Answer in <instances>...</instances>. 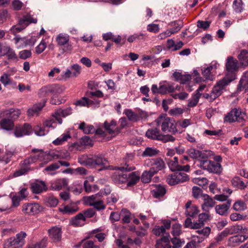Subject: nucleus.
Here are the masks:
<instances>
[{"label": "nucleus", "mask_w": 248, "mask_h": 248, "mask_svg": "<svg viewBox=\"0 0 248 248\" xmlns=\"http://www.w3.org/2000/svg\"><path fill=\"white\" fill-rule=\"evenodd\" d=\"M158 125L161 126L164 132H170L175 134L178 132L176 128V123L174 119L166 116H160L156 120Z\"/></svg>", "instance_id": "nucleus-1"}, {"label": "nucleus", "mask_w": 248, "mask_h": 248, "mask_svg": "<svg viewBox=\"0 0 248 248\" xmlns=\"http://www.w3.org/2000/svg\"><path fill=\"white\" fill-rule=\"evenodd\" d=\"M247 116L239 108H234L228 113L224 118V122L232 123L237 122L243 124L246 121Z\"/></svg>", "instance_id": "nucleus-2"}, {"label": "nucleus", "mask_w": 248, "mask_h": 248, "mask_svg": "<svg viewBox=\"0 0 248 248\" xmlns=\"http://www.w3.org/2000/svg\"><path fill=\"white\" fill-rule=\"evenodd\" d=\"M26 232H20L15 237H11L5 242L3 248H21L25 244Z\"/></svg>", "instance_id": "nucleus-3"}, {"label": "nucleus", "mask_w": 248, "mask_h": 248, "mask_svg": "<svg viewBox=\"0 0 248 248\" xmlns=\"http://www.w3.org/2000/svg\"><path fill=\"white\" fill-rule=\"evenodd\" d=\"M198 166L210 173L216 174H220L222 171V168L220 163L208 159L200 161Z\"/></svg>", "instance_id": "nucleus-4"}, {"label": "nucleus", "mask_w": 248, "mask_h": 248, "mask_svg": "<svg viewBox=\"0 0 248 248\" xmlns=\"http://www.w3.org/2000/svg\"><path fill=\"white\" fill-rule=\"evenodd\" d=\"M31 152L33 153H37V155H31L29 157L23 160V164L27 166H30L31 164L36 162L37 160H40L42 162L40 164L41 167H43L45 164V160L46 159H48V155H46V153L44 152L42 150L33 149Z\"/></svg>", "instance_id": "nucleus-5"}, {"label": "nucleus", "mask_w": 248, "mask_h": 248, "mask_svg": "<svg viewBox=\"0 0 248 248\" xmlns=\"http://www.w3.org/2000/svg\"><path fill=\"white\" fill-rule=\"evenodd\" d=\"M115 171L111 175V179L114 183L117 185L125 184L128 181L127 172L125 169L122 167L116 168Z\"/></svg>", "instance_id": "nucleus-6"}, {"label": "nucleus", "mask_w": 248, "mask_h": 248, "mask_svg": "<svg viewBox=\"0 0 248 248\" xmlns=\"http://www.w3.org/2000/svg\"><path fill=\"white\" fill-rule=\"evenodd\" d=\"M231 82V80H228L227 78H224L219 80L214 86L211 93L214 95V98L216 99L225 90V87Z\"/></svg>", "instance_id": "nucleus-7"}, {"label": "nucleus", "mask_w": 248, "mask_h": 248, "mask_svg": "<svg viewBox=\"0 0 248 248\" xmlns=\"http://www.w3.org/2000/svg\"><path fill=\"white\" fill-rule=\"evenodd\" d=\"M69 36L66 34L60 33L56 37V41L60 46H63L62 52L70 51L72 49V45L70 44Z\"/></svg>", "instance_id": "nucleus-8"}, {"label": "nucleus", "mask_w": 248, "mask_h": 248, "mask_svg": "<svg viewBox=\"0 0 248 248\" xmlns=\"http://www.w3.org/2000/svg\"><path fill=\"white\" fill-rule=\"evenodd\" d=\"M41 206L37 203H25L22 206V211L25 214L34 215L41 211Z\"/></svg>", "instance_id": "nucleus-9"}, {"label": "nucleus", "mask_w": 248, "mask_h": 248, "mask_svg": "<svg viewBox=\"0 0 248 248\" xmlns=\"http://www.w3.org/2000/svg\"><path fill=\"white\" fill-rule=\"evenodd\" d=\"M134 154L133 153L127 154L124 158L121 166L125 169L127 171H132L135 170V167L132 164V161L134 159Z\"/></svg>", "instance_id": "nucleus-10"}, {"label": "nucleus", "mask_w": 248, "mask_h": 248, "mask_svg": "<svg viewBox=\"0 0 248 248\" xmlns=\"http://www.w3.org/2000/svg\"><path fill=\"white\" fill-rule=\"evenodd\" d=\"M54 121L52 119L47 120L45 121L43 123V127H40L39 125H36L34 128V132L36 135L39 136H44L47 133V131H46L45 127H53L52 126Z\"/></svg>", "instance_id": "nucleus-11"}, {"label": "nucleus", "mask_w": 248, "mask_h": 248, "mask_svg": "<svg viewBox=\"0 0 248 248\" xmlns=\"http://www.w3.org/2000/svg\"><path fill=\"white\" fill-rule=\"evenodd\" d=\"M31 188L32 192L35 194H40L47 190V186L45 182L43 181H36L31 184Z\"/></svg>", "instance_id": "nucleus-12"}, {"label": "nucleus", "mask_w": 248, "mask_h": 248, "mask_svg": "<svg viewBox=\"0 0 248 248\" xmlns=\"http://www.w3.org/2000/svg\"><path fill=\"white\" fill-rule=\"evenodd\" d=\"M149 161L151 167L150 170L152 171H155V174L165 167V163L161 158H153L149 160Z\"/></svg>", "instance_id": "nucleus-13"}, {"label": "nucleus", "mask_w": 248, "mask_h": 248, "mask_svg": "<svg viewBox=\"0 0 248 248\" xmlns=\"http://www.w3.org/2000/svg\"><path fill=\"white\" fill-rule=\"evenodd\" d=\"M202 198L203 200V203L202 205V209L205 212H208L210 209L213 207L216 203L214 198H211L207 194L202 195Z\"/></svg>", "instance_id": "nucleus-14"}, {"label": "nucleus", "mask_w": 248, "mask_h": 248, "mask_svg": "<svg viewBox=\"0 0 248 248\" xmlns=\"http://www.w3.org/2000/svg\"><path fill=\"white\" fill-rule=\"evenodd\" d=\"M169 25L170 27L174 26L175 25L176 26V28L174 29H169L163 32L164 34L166 36V37L179 31L183 26V22L182 20H178L171 22L169 23Z\"/></svg>", "instance_id": "nucleus-15"}, {"label": "nucleus", "mask_w": 248, "mask_h": 248, "mask_svg": "<svg viewBox=\"0 0 248 248\" xmlns=\"http://www.w3.org/2000/svg\"><path fill=\"white\" fill-rule=\"evenodd\" d=\"M231 200H227L226 203L217 205L215 207V210L217 214L221 216H227L228 210L231 204Z\"/></svg>", "instance_id": "nucleus-16"}, {"label": "nucleus", "mask_w": 248, "mask_h": 248, "mask_svg": "<svg viewBox=\"0 0 248 248\" xmlns=\"http://www.w3.org/2000/svg\"><path fill=\"white\" fill-rule=\"evenodd\" d=\"M48 232L50 238L54 242H58L61 241L62 238L61 228L58 227H53L48 230Z\"/></svg>", "instance_id": "nucleus-17"}, {"label": "nucleus", "mask_w": 248, "mask_h": 248, "mask_svg": "<svg viewBox=\"0 0 248 248\" xmlns=\"http://www.w3.org/2000/svg\"><path fill=\"white\" fill-rule=\"evenodd\" d=\"M72 112V109L71 108H68L64 109L60 108L57 109L52 116L55 118V119L60 124H61L62 123V120L60 117H66L71 114Z\"/></svg>", "instance_id": "nucleus-18"}, {"label": "nucleus", "mask_w": 248, "mask_h": 248, "mask_svg": "<svg viewBox=\"0 0 248 248\" xmlns=\"http://www.w3.org/2000/svg\"><path fill=\"white\" fill-rule=\"evenodd\" d=\"M248 238V233L244 235H236L230 237L229 239V244L230 246L234 247L239 245Z\"/></svg>", "instance_id": "nucleus-19"}, {"label": "nucleus", "mask_w": 248, "mask_h": 248, "mask_svg": "<svg viewBox=\"0 0 248 248\" xmlns=\"http://www.w3.org/2000/svg\"><path fill=\"white\" fill-rule=\"evenodd\" d=\"M170 235L166 233V235L163 236L160 239H157L156 241L155 245V248H171V247L170 245Z\"/></svg>", "instance_id": "nucleus-20"}, {"label": "nucleus", "mask_w": 248, "mask_h": 248, "mask_svg": "<svg viewBox=\"0 0 248 248\" xmlns=\"http://www.w3.org/2000/svg\"><path fill=\"white\" fill-rule=\"evenodd\" d=\"M238 65L237 60L231 56L228 57L226 63V68L228 72H233L237 70L239 67Z\"/></svg>", "instance_id": "nucleus-21"}, {"label": "nucleus", "mask_w": 248, "mask_h": 248, "mask_svg": "<svg viewBox=\"0 0 248 248\" xmlns=\"http://www.w3.org/2000/svg\"><path fill=\"white\" fill-rule=\"evenodd\" d=\"M92 160V165L90 166L95 167L96 166H104L107 165L108 160L102 155H94V157L91 158Z\"/></svg>", "instance_id": "nucleus-22"}, {"label": "nucleus", "mask_w": 248, "mask_h": 248, "mask_svg": "<svg viewBox=\"0 0 248 248\" xmlns=\"http://www.w3.org/2000/svg\"><path fill=\"white\" fill-rule=\"evenodd\" d=\"M46 100H44L43 102L34 104L31 108L28 110V114L29 116L37 115L39 112L42 110L45 106Z\"/></svg>", "instance_id": "nucleus-23"}, {"label": "nucleus", "mask_w": 248, "mask_h": 248, "mask_svg": "<svg viewBox=\"0 0 248 248\" xmlns=\"http://www.w3.org/2000/svg\"><path fill=\"white\" fill-rule=\"evenodd\" d=\"M66 179L62 178L55 180L51 183V189L53 190H60L67 185Z\"/></svg>", "instance_id": "nucleus-24"}, {"label": "nucleus", "mask_w": 248, "mask_h": 248, "mask_svg": "<svg viewBox=\"0 0 248 248\" xmlns=\"http://www.w3.org/2000/svg\"><path fill=\"white\" fill-rule=\"evenodd\" d=\"M211 228L209 227H203L196 231V232L199 234L198 235V242L199 243L202 242L205 238L207 237L211 232Z\"/></svg>", "instance_id": "nucleus-25"}, {"label": "nucleus", "mask_w": 248, "mask_h": 248, "mask_svg": "<svg viewBox=\"0 0 248 248\" xmlns=\"http://www.w3.org/2000/svg\"><path fill=\"white\" fill-rule=\"evenodd\" d=\"M127 175L128 181L126 182L127 186H132L136 185L140 181V175L137 171L129 173L127 174Z\"/></svg>", "instance_id": "nucleus-26"}, {"label": "nucleus", "mask_w": 248, "mask_h": 248, "mask_svg": "<svg viewBox=\"0 0 248 248\" xmlns=\"http://www.w3.org/2000/svg\"><path fill=\"white\" fill-rule=\"evenodd\" d=\"M78 209V208L75 203L62 206L59 208V211L63 214H72L76 212Z\"/></svg>", "instance_id": "nucleus-27"}, {"label": "nucleus", "mask_w": 248, "mask_h": 248, "mask_svg": "<svg viewBox=\"0 0 248 248\" xmlns=\"http://www.w3.org/2000/svg\"><path fill=\"white\" fill-rule=\"evenodd\" d=\"M161 132L157 128H152L147 130L146 132V136L150 139L159 140Z\"/></svg>", "instance_id": "nucleus-28"}, {"label": "nucleus", "mask_w": 248, "mask_h": 248, "mask_svg": "<svg viewBox=\"0 0 248 248\" xmlns=\"http://www.w3.org/2000/svg\"><path fill=\"white\" fill-rule=\"evenodd\" d=\"M244 89L248 90V71L243 74L237 86V90L240 92Z\"/></svg>", "instance_id": "nucleus-29"}, {"label": "nucleus", "mask_w": 248, "mask_h": 248, "mask_svg": "<svg viewBox=\"0 0 248 248\" xmlns=\"http://www.w3.org/2000/svg\"><path fill=\"white\" fill-rule=\"evenodd\" d=\"M20 168L16 170L14 174V177H16L21 175H25L31 170L30 166L23 164V161L20 163Z\"/></svg>", "instance_id": "nucleus-30"}, {"label": "nucleus", "mask_w": 248, "mask_h": 248, "mask_svg": "<svg viewBox=\"0 0 248 248\" xmlns=\"http://www.w3.org/2000/svg\"><path fill=\"white\" fill-rule=\"evenodd\" d=\"M101 195L98 193L91 196H86L83 198L85 204L89 206H93L94 203L101 198Z\"/></svg>", "instance_id": "nucleus-31"}, {"label": "nucleus", "mask_w": 248, "mask_h": 248, "mask_svg": "<svg viewBox=\"0 0 248 248\" xmlns=\"http://www.w3.org/2000/svg\"><path fill=\"white\" fill-rule=\"evenodd\" d=\"M0 126L6 130H11L14 126L13 121L10 119L4 118L0 121Z\"/></svg>", "instance_id": "nucleus-32"}, {"label": "nucleus", "mask_w": 248, "mask_h": 248, "mask_svg": "<svg viewBox=\"0 0 248 248\" xmlns=\"http://www.w3.org/2000/svg\"><path fill=\"white\" fill-rule=\"evenodd\" d=\"M240 63L243 66L248 65V50L243 49L238 56Z\"/></svg>", "instance_id": "nucleus-33"}, {"label": "nucleus", "mask_w": 248, "mask_h": 248, "mask_svg": "<svg viewBox=\"0 0 248 248\" xmlns=\"http://www.w3.org/2000/svg\"><path fill=\"white\" fill-rule=\"evenodd\" d=\"M166 191L165 188L161 186H157L155 189L152 191L153 196L155 198H160L162 197L166 193Z\"/></svg>", "instance_id": "nucleus-34"}, {"label": "nucleus", "mask_w": 248, "mask_h": 248, "mask_svg": "<svg viewBox=\"0 0 248 248\" xmlns=\"http://www.w3.org/2000/svg\"><path fill=\"white\" fill-rule=\"evenodd\" d=\"M89 97H83L81 99L77 100L74 104L76 106H79L81 107H88L92 105H94V102L88 98Z\"/></svg>", "instance_id": "nucleus-35"}, {"label": "nucleus", "mask_w": 248, "mask_h": 248, "mask_svg": "<svg viewBox=\"0 0 248 248\" xmlns=\"http://www.w3.org/2000/svg\"><path fill=\"white\" fill-rule=\"evenodd\" d=\"M37 22V19L33 18L30 15H27L23 16V17L19 20V23L20 25L24 24L26 27L30 23H36Z\"/></svg>", "instance_id": "nucleus-36"}, {"label": "nucleus", "mask_w": 248, "mask_h": 248, "mask_svg": "<svg viewBox=\"0 0 248 248\" xmlns=\"http://www.w3.org/2000/svg\"><path fill=\"white\" fill-rule=\"evenodd\" d=\"M159 150L153 147H146L142 154L143 157H152L156 155Z\"/></svg>", "instance_id": "nucleus-37"}, {"label": "nucleus", "mask_w": 248, "mask_h": 248, "mask_svg": "<svg viewBox=\"0 0 248 248\" xmlns=\"http://www.w3.org/2000/svg\"><path fill=\"white\" fill-rule=\"evenodd\" d=\"M86 218L82 213H79L76 216L72 219L71 223L75 226H81V223L85 221Z\"/></svg>", "instance_id": "nucleus-38"}, {"label": "nucleus", "mask_w": 248, "mask_h": 248, "mask_svg": "<svg viewBox=\"0 0 248 248\" xmlns=\"http://www.w3.org/2000/svg\"><path fill=\"white\" fill-rule=\"evenodd\" d=\"M154 172L155 171H152L150 170L143 171L141 175V181L144 183H149L151 181L152 177L155 174Z\"/></svg>", "instance_id": "nucleus-39"}, {"label": "nucleus", "mask_w": 248, "mask_h": 248, "mask_svg": "<svg viewBox=\"0 0 248 248\" xmlns=\"http://www.w3.org/2000/svg\"><path fill=\"white\" fill-rule=\"evenodd\" d=\"M131 213L126 208H123L121 211V215L123 217L122 221L124 223H129L131 221Z\"/></svg>", "instance_id": "nucleus-40"}, {"label": "nucleus", "mask_w": 248, "mask_h": 248, "mask_svg": "<svg viewBox=\"0 0 248 248\" xmlns=\"http://www.w3.org/2000/svg\"><path fill=\"white\" fill-rule=\"evenodd\" d=\"M50 94L56 95L62 93L63 91V88L58 84H52L49 85Z\"/></svg>", "instance_id": "nucleus-41"}, {"label": "nucleus", "mask_w": 248, "mask_h": 248, "mask_svg": "<svg viewBox=\"0 0 248 248\" xmlns=\"http://www.w3.org/2000/svg\"><path fill=\"white\" fill-rule=\"evenodd\" d=\"M232 230L230 228H225L222 232L219 233L216 237V240L217 242L221 241L223 239L229 234H232Z\"/></svg>", "instance_id": "nucleus-42"}, {"label": "nucleus", "mask_w": 248, "mask_h": 248, "mask_svg": "<svg viewBox=\"0 0 248 248\" xmlns=\"http://www.w3.org/2000/svg\"><path fill=\"white\" fill-rule=\"evenodd\" d=\"M230 228L232 231V234L234 233H238L239 232L243 233V235L248 233V228L244 225H237L232 226Z\"/></svg>", "instance_id": "nucleus-43"}, {"label": "nucleus", "mask_w": 248, "mask_h": 248, "mask_svg": "<svg viewBox=\"0 0 248 248\" xmlns=\"http://www.w3.org/2000/svg\"><path fill=\"white\" fill-rule=\"evenodd\" d=\"M232 184L234 187L240 189H244L247 186L245 183L239 177L233 178L232 180Z\"/></svg>", "instance_id": "nucleus-44"}, {"label": "nucleus", "mask_w": 248, "mask_h": 248, "mask_svg": "<svg viewBox=\"0 0 248 248\" xmlns=\"http://www.w3.org/2000/svg\"><path fill=\"white\" fill-rule=\"evenodd\" d=\"M199 212L198 206L195 205L191 206L189 209L186 210L185 214L187 216H189L192 217H195Z\"/></svg>", "instance_id": "nucleus-45"}, {"label": "nucleus", "mask_w": 248, "mask_h": 248, "mask_svg": "<svg viewBox=\"0 0 248 248\" xmlns=\"http://www.w3.org/2000/svg\"><path fill=\"white\" fill-rule=\"evenodd\" d=\"M78 161L81 165L90 166V165H92V160L86 155H82L78 157Z\"/></svg>", "instance_id": "nucleus-46"}, {"label": "nucleus", "mask_w": 248, "mask_h": 248, "mask_svg": "<svg viewBox=\"0 0 248 248\" xmlns=\"http://www.w3.org/2000/svg\"><path fill=\"white\" fill-rule=\"evenodd\" d=\"M58 204V200L53 196H50L47 198L46 200V205L51 207H56Z\"/></svg>", "instance_id": "nucleus-47"}, {"label": "nucleus", "mask_w": 248, "mask_h": 248, "mask_svg": "<svg viewBox=\"0 0 248 248\" xmlns=\"http://www.w3.org/2000/svg\"><path fill=\"white\" fill-rule=\"evenodd\" d=\"M69 138H70V136L69 134H62L61 137L54 140L52 143L56 145H60L66 141Z\"/></svg>", "instance_id": "nucleus-48"}, {"label": "nucleus", "mask_w": 248, "mask_h": 248, "mask_svg": "<svg viewBox=\"0 0 248 248\" xmlns=\"http://www.w3.org/2000/svg\"><path fill=\"white\" fill-rule=\"evenodd\" d=\"M233 208L235 211H241L247 208V205L243 201H238L233 204Z\"/></svg>", "instance_id": "nucleus-49"}, {"label": "nucleus", "mask_w": 248, "mask_h": 248, "mask_svg": "<svg viewBox=\"0 0 248 248\" xmlns=\"http://www.w3.org/2000/svg\"><path fill=\"white\" fill-rule=\"evenodd\" d=\"M201 95V94L200 93H196L195 94L192 98L188 100V106L189 107L196 106L199 102Z\"/></svg>", "instance_id": "nucleus-50"}, {"label": "nucleus", "mask_w": 248, "mask_h": 248, "mask_svg": "<svg viewBox=\"0 0 248 248\" xmlns=\"http://www.w3.org/2000/svg\"><path fill=\"white\" fill-rule=\"evenodd\" d=\"M233 8L236 13H241L243 10L242 0H235L233 3Z\"/></svg>", "instance_id": "nucleus-51"}, {"label": "nucleus", "mask_w": 248, "mask_h": 248, "mask_svg": "<svg viewBox=\"0 0 248 248\" xmlns=\"http://www.w3.org/2000/svg\"><path fill=\"white\" fill-rule=\"evenodd\" d=\"M175 173L178 183H183L188 180V176L185 172L179 171Z\"/></svg>", "instance_id": "nucleus-52"}, {"label": "nucleus", "mask_w": 248, "mask_h": 248, "mask_svg": "<svg viewBox=\"0 0 248 248\" xmlns=\"http://www.w3.org/2000/svg\"><path fill=\"white\" fill-rule=\"evenodd\" d=\"M200 151L195 148H190L186 153L188 155L193 159H198L200 156Z\"/></svg>", "instance_id": "nucleus-53"}, {"label": "nucleus", "mask_w": 248, "mask_h": 248, "mask_svg": "<svg viewBox=\"0 0 248 248\" xmlns=\"http://www.w3.org/2000/svg\"><path fill=\"white\" fill-rule=\"evenodd\" d=\"M81 244L83 248H100L99 246L94 245L91 240H82Z\"/></svg>", "instance_id": "nucleus-54"}, {"label": "nucleus", "mask_w": 248, "mask_h": 248, "mask_svg": "<svg viewBox=\"0 0 248 248\" xmlns=\"http://www.w3.org/2000/svg\"><path fill=\"white\" fill-rule=\"evenodd\" d=\"M86 95L89 98H93L94 97L98 98L103 97L104 94L101 91L97 90L95 92H87L86 93Z\"/></svg>", "instance_id": "nucleus-55"}, {"label": "nucleus", "mask_w": 248, "mask_h": 248, "mask_svg": "<svg viewBox=\"0 0 248 248\" xmlns=\"http://www.w3.org/2000/svg\"><path fill=\"white\" fill-rule=\"evenodd\" d=\"M167 182L170 186H173L178 184L177 182V176L175 172L169 175L167 178Z\"/></svg>", "instance_id": "nucleus-56"}, {"label": "nucleus", "mask_w": 248, "mask_h": 248, "mask_svg": "<svg viewBox=\"0 0 248 248\" xmlns=\"http://www.w3.org/2000/svg\"><path fill=\"white\" fill-rule=\"evenodd\" d=\"M8 113L9 116L11 119H15L17 118L20 114V111L18 109L10 108L8 109Z\"/></svg>", "instance_id": "nucleus-57"}, {"label": "nucleus", "mask_w": 248, "mask_h": 248, "mask_svg": "<svg viewBox=\"0 0 248 248\" xmlns=\"http://www.w3.org/2000/svg\"><path fill=\"white\" fill-rule=\"evenodd\" d=\"M171 241L173 245L172 248H181L185 243L184 241H182L176 237L171 239Z\"/></svg>", "instance_id": "nucleus-58"}, {"label": "nucleus", "mask_w": 248, "mask_h": 248, "mask_svg": "<svg viewBox=\"0 0 248 248\" xmlns=\"http://www.w3.org/2000/svg\"><path fill=\"white\" fill-rule=\"evenodd\" d=\"M50 94V91L49 85L42 87L38 92V94L40 97L47 96Z\"/></svg>", "instance_id": "nucleus-59"}, {"label": "nucleus", "mask_w": 248, "mask_h": 248, "mask_svg": "<svg viewBox=\"0 0 248 248\" xmlns=\"http://www.w3.org/2000/svg\"><path fill=\"white\" fill-rule=\"evenodd\" d=\"M47 44L44 40H42L40 43L35 47V52L38 54L42 53L46 47Z\"/></svg>", "instance_id": "nucleus-60"}, {"label": "nucleus", "mask_w": 248, "mask_h": 248, "mask_svg": "<svg viewBox=\"0 0 248 248\" xmlns=\"http://www.w3.org/2000/svg\"><path fill=\"white\" fill-rule=\"evenodd\" d=\"M168 164L172 171L178 170V169L181 168V165H179L178 162H175L172 160H169Z\"/></svg>", "instance_id": "nucleus-61"}, {"label": "nucleus", "mask_w": 248, "mask_h": 248, "mask_svg": "<svg viewBox=\"0 0 248 248\" xmlns=\"http://www.w3.org/2000/svg\"><path fill=\"white\" fill-rule=\"evenodd\" d=\"M172 234L174 236L179 235L181 233V226L177 223H175L172 227Z\"/></svg>", "instance_id": "nucleus-62"}, {"label": "nucleus", "mask_w": 248, "mask_h": 248, "mask_svg": "<svg viewBox=\"0 0 248 248\" xmlns=\"http://www.w3.org/2000/svg\"><path fill=\"white\" fill-rule=\"evenodd\" d=\"M202 192V189L199 187L194 186L192 187V195L195 198L198 199L200 197H202V195L204 194Z\"/></svg>", "instance_id": "nucleus-63"}, {"label": "nucleus", "mask_w": 248, "mask_h": 248, "mask_svg": "<svg viewBox=\"0 0 248 248\" xmlns=\"http://www.w3.org/2000/svg\"><path fill=\"white\" fill-rule=\"evenodd\" d=\"M153 233L156 236H160L163 235L166 233V232L165 231V229L163 228V227L161 226H155L153 230Z\"/></svg>", "instance_id": "nucleus-64"}]
</instances>
